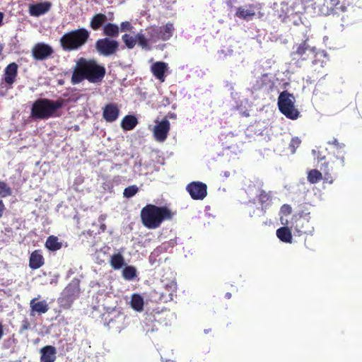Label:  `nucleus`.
I'll return each instance as SVG.
<instances>
[{"label": "nucleus", "instance_id": "19", "mask_svg": "<svg viewBox=\"0 0 362 362\" xmlns=\"http://www.w3.org/2000/svg\"><path fill=\"white\" fill-rule=\"evenodd\" d=\"M40 362H54L56 360V348L51 345L42 347L40 351Z\"/></svg>", "mask_w": 362, "mask_h": 362}, {"label": "nucleus", "instance_id": "22", "mask_svg": "<svg viewBox=\"0 0 362 362\" xmlns=\"http://www.w3.org/2000/svg\"><path fill=\"white\" fill-rule=\"evenodd\" d=\"M158 30L159 40L163 41L168 40L173 36L175 31L174 25L170 22L167 23L164 26H158Z\"/></svg>", "mask_w": 362, "mask_h": 362}, {"label": "nucleus", "instance_id": "28", "mask_svg": "<svg viewBox=\"0 0 362 362\" xmlns=\"http://www.w3.org/2000/svg\"><path fill=\"white\" fill-rule=\"evenodd\" d=\"M276 236L282 242L288 243H291L292 242L291 231L288 227L284 226L277 229Z\"/></svg>", "mask_w": 362, "mask_h": 362}, {"label": "nucleus", "instance_id": "45", "mask_svg": "<svg viewBox=\"0 0 362 362\" xmlns=\"http://www.w3.org/2000/svg\"><path fill=\"white\" fill-rule=\"evenodd\" d=\"M5 210V204H4L3 201L0 199V218L3 216Z\"/></svg>", "mask_w": 362, "mask_h": 362}, {"label": "nucleus", "instance_id": "46", "mask_svg": "<svg viewBox=\"0 0 362 362\" xmlns=\"http://www.w3.org/2000/svg\"><path fill=\"white\" fill-rule=\"evenodd\" d=\"M4 16V13L0 11V26L3 24Z\"/></svg>", "mask_w": 362, "mask_h": 362}, {"label": "nucleus", "instance_id": "5", "mask_svg": "<svg viewBox=\"0 0 362 362\" xmlns=\"http://www.w3.org/2000/svg\"><path fill=\"white\" fill-rule=\"evenodd\" d=\"M291 56L293 60L297 62L312 60L313 64H317L315 58L317 56H325V54L323 52L317 51L315 47L310 46L307 38L300 43L293 45Z\"/></svg>", "mask_w": 362, "mask_h": 362}, {"label": "nucleus", "instance_id": "11", "mask_svg": "<svg viewBox=\"0 0 362 362\" xmlns=\"http://www.w3.org/2000/svg\"><path fill=\"white\" fill-rule=\"evenodd\" d=\"M186 190L194 200H203L207 195V185L199 181L189 183Z\"/></svg>", "mask_w": 362, "mask_h": 362}, {"label": "nucleus", "instance_id": "41", "mask_svg": "<svg viewBox=\"0 0 362 362\" xmlns=\"http://www.w3.org/2000/svg\"><path fill=\"white\" fill-rule=\"evenodd\" d=\"M132 25L130 22L129 21H124L120 23L119 30L121 31H129L132 29Z\"/></svg>", "mask_w": 362, "mask_h": 362}, {"label": "nucleus", "instance_id": "26", "mask_svg": "<svg viewBox=\"0 0 362 362\" xmlns=\"http://www.w3.org/2000/svg\"><path fill=\"white\" fill-rule=\"evenodd\" d=\"M138 124L137 118L134 115L125 116L122 122L121 127L124 131L132 130Z\"/></svg>", "mask_w": 362, "mask_h": 362}, {"label": "nucleus", "instance_id": "25", "mask_svg": "<svg viewBox=\"0 0 362 362\" xmlns=\"http://www.w3.org/2000/svg\"><path fill=\"white\" fill-rule=\"evenodd\" d=\"M103 34L106 37H117L119 34V27L115 23H105L103 27Z\"/></svg>", "mask_w": 362, "mask_h": 362}, {"label": "nucleus", "instance_id": "12", "mask_svg": "<svg viewBox=\"0 0 362 362\" xmlns=\"http://www.w3.org/2000/svg\"><path fill=\"white\" fill-rule=\"evenodd\" d=\"M170 129V122L166 118H164L154 127L153 136L155 139L159 142L165 141L169 134Z\"/></svg>", "mask_w": 362, "mask_h": 362}, {"label": "nucleus", "instance_id": "27", "mask_svg": "<svg viewBox=\"0 0 362 362\" xmlns=\"http://www.w3.org/2000/svg\"><path fill=\"white\" fill-rule=\"evenodd\" d=\"M257 198L262 208L266 209L272 203V195L271 192H266L264 189H261Z\"/></svg>", "mask_w": 362, "mask_h": 362}, {"label": "nucleus", "instance_id": "44", "mask_svg": "<svg viewBox=\"0 0 362 362\" xmlns=\"http://www.w3.org/2000/svg\"><path fill=\"white\" fill-rule=\"evenodd\" d=\"M30 322L28 320V319H24L22 321V324H21V332L28 329L30 328Z\"/></svg>", "mask_w": 362, "mask_h": 362}, {"label": "nucleus", "instance_id": "8", "mask_svg": "<svg viewBox=\"0 0 362 362\" xmlns=\"http://www.w3.org/2000/svg\"><path fill=\"white\" fill-rule=\"evenodd\" d=\"M310 214L299 213L294 216L292 225L298 235L312 234L314 227L310 222Z\"/></svg>", "mask_w": 362, "mask_h": 362}, {"label": "nucleus", "instance_id": "34", "mask_svg": "<svg viewBox=\"0 0 362 362\" xmlns=\"http://www.w3.org/2000/svg\"><path fill=\"white\" fill-rule=\"evenodd\" d=\"M164 287L170 299H173V297L176 296L177 291V284L175 281L172 280L168 283L164 284Z\"/></svg>", "mask_w": 362, "mask_h": 362}, {"label": "nucleus", "instance_id": "30", "mask_svg": "<svg viewBox=\"0 0 362 362\" xmlns=\"http://www.w3.org/2000/svg\"><path fill=\"white\" fill-rule=\"evenodd\" d=\"M62 244L59 242L57 237L50 235L47 238L45 247L51 251H57L62 248Z\"/></svg>", "mask_w": 362, "mask_h": 362}, {"label": "nucleus", "instance_id": "7", "mask_svg": "<svg viewBox=\"0 0 362 362\" xmlns=\"http://www.w3.org/2000/svg\"><path fill=\"white\" fill-rule=\"evenodd\" d=\"M278 107L280 112L287 118L296 119L300 112L295 107V98L286 90L281 92L278 98Z\"/></svg>", "mask_w": 362, "mask_h": 362}, {"label": "nucleus", "instance_id": "4", "mask_svg": "<svg viewBox=\"0 0 362 362\" xmlns=\"http://www.w3.org/2000/svg\"><path fill=\"white\" fill-rule=\"evenodd\" d=\"M90 32L85 28L75 29L64 33L59 40L63 50L66 52L78 50L90 38Z\"/></svg>", "mask_w": 362, "mask_h": 362}, {"label": "nucleus", "instance_id": "35", "mask_svg": "<svg viewBox=\"0 0 362 362\" xmlns=\"http://www.w3.org/2000/svg\"><path fill=\"white\" fill-rule=\"evenodd\" d=\"M136 42H138L139 45L143 49H150L151 47L148 45L149 40L148 37L145 36L143 33H139L136 35Z\"/></svg>", "mask_w": 362, "mask_h": 362}, {"label": "nucleus", "instance_id": "47", "mask_svg": "<svg viewBox=\"0 0 362 362\" xmlns=\"http://www.w3.org/2000/svg\"><path fill=\"white\" fill-rule=\"evenodd\" d=\"M3 49H4V45H0V55H1Z\"/></svg>", "mask_w": 362, "mask_h": 362}, {"label": "nucleus", "instance_id": "49", "mask_svg": "<svg viewBox=\"0 0 362 362\" xmlns=\"http://www.w3.org/2000/svg\"><path fill=\"white\" fill-rule=\"evenodd\" d=\"M165 362H175L173 361H166Z\"/></svg>", "mask_w": 362, "mask_h": 362}, {"label": "nucleus", "instance_id": "18", "mask_svg": "<svg viewBox=\"0 0 362 362\" xmlns=\"http://www.w3.org/2000/svg\"><path fill=\"white\" fill-rule=\"evenodd\" d=\"M40 296L33 298L30 302V307L32 313H36L39 315L46 313L49 310V305L45 300L37 301Z\"/></svg>", "mask_w": 362, "mask_h": 362}, {"label": "nucleus", "instance_id": "36", "mask_svg": "<svg viewBox=\"0 0 362 362\" xmlns=\"http://www.w3.org/2000/svg\"><path fill=\"white\" fill-rule=\"evenodd\" d=\"M122 276L127 280H132L136 276V269L133 266H127L122 271Z\"/></svg>", "mask_w": 362, "mask_h": 362}, {"label": "nucleus", "instance_id": "2", "mask_svg": "<svg viewBox=\"0 0 362 362\" xmlns=\"http://www.w3.org/2000/svg\"><path fill=\"white\" fill-rule=\"evenodd\" d=\"M174 213L167 206H158L148 204L141 210L140 217L142 224L148 229L159 228L163 221L171 220Z\"/></svg>", "mask_w": 362, "mask_h": 362}, {"label": "nucleus", "instance_id": "31", "mask_svg": "<svg viewBox=\"0 0 362 362\" xmlns=\"http://www.w3.org/2000/svg\"><path fill=\"white\" fill-rule=\"evenodd\" d=\"M130 303L132 308L136 311L141 312L144 309V299L139 294H133Z\"/></svg>", "mask_w": 362, "mask_h": 362}, {"label": "nucleus", "instance_id": "23", "mask_svg": "<svg viewBox=\"0 0 362 362\" xmlns=\"http://www.w3.org/2000/svg\"><path fill=\"white\" fill-rule=\"evenodd\" d=\"M79 285L76 281H72L69 284L63 291V294L67 300H73L78 296Z\"/></svg>", "mask_w": 362, "mask_h": 362}, {"label": "nucleus", "instance_id": "16", "mask_svg": "<svg viewBox=\"0 0 362 362\" xmlns=\"http://www.w3.org/2000/svg\"><path fill=\"white\" fill-rule=\"evenodd\" d=\"M259 9L257 5L249 4L245 7L240 6L237 8L235 16L245 21H250L255 16V9Z\"/></svg>", "mask_w": 362, "mask_h": 362}, {"label": "nucleus", "instance_id": "1", "mask_svg": "<svg viewBox=\"0 0 362 362\" xmlns=\"http://www.w3.org/2000/svg\"><path fill=\"white\" fill-rule=\"evenodd\" d=\"M105 68L95 59L81 57L76 62L71 76V83L78 84L86 79L90 83L100 82L105 75Z\"/></svg>", "mask_w": 362, "mask_h": 362}, {"label": "nucleus", "instance_id": "48", "mask_svg": "<svg viewBox=\"0 0 362 362\" xmlns=\"http://www.w3.org/2000/svg\"><path fill=\"white\" fill-rule=\"evenodd\" d=\"M226 297L227 298H230L231 297V293H226Z\"/></svg>", "mask_w": 362, "mask_h": 362}, {"label": "nucleus", "instance_id": "14", "mask_svg": "<svg viewBox=\"0 0 362 362\" xmlns=\"http://www.w3.org/2000/svg\"><path fill=\"white\" fill-rule=\"evenodd\" d=\"M168 69V65L164 62H156L151 66V71L156 78L161 83L165 80V73Z\"/></svg>", "mask_w": 362, "mask_h": 362}, {"label": "nucleus", "instance_id": "9", "mask_svg": "<svg viewBox=\"0 0 362 362\" xmlns=\"http://www.w3.org/2000/svg\"><path fill=\"white\" fill-rule=\"evenodd\" d=\"M119 42L109 37L98 39L95 44L96 51L105 57L115 54L119 50Z\"/></svg>", "mask_w": 362, "mask_h": 362}, {"label": "nucleus", "instance_id": "21", "mask_svg": "<svg viewBox=\"0 0 362 362\" xmlns=\"http://www.w3.org/2000/svg\"><path fill=\"white\" fill-rule=\"evenodd\" d=\"M124 319V315L119 313H108L105 317L107 325L110 328L116 329L120 328V324L122 322Z\"/></svg>", "mask_w": 362, "mask_h": 362}, {"label": "nucleus", "instance_id": "40", "mask_svg": "<svg viewBox=\"0 0 362 362\" xmlns=\"http://www.w3.org/2000/svg\"><path fill=\"white\" fill-rule=\"evenodd\" d=\"M300 144L301 140L298 137L292 138L289 144V148L291 149V152L294 153L296 149L300 146Z\"/></svg>", "mask_w": 362, "mask_h": 362}, {"label": "nucleus", "instance_id": "42", "mask_svg": "<svg viewBox=\"0 0 362 362\" xmlns=\"http://www.w3.org/2000/svg\"><path fill=\"white\" fill-rule=\"evenodd\" d=\"M328 144L334 146L337 149H342L344 148L345 145L343 143H339L338 140L335 138H333L332 140L329 141Z\"/></svg>", "mask_w": 362, "mask_h": 362}, {"label": "nucleus", "instance_id": "43", "mask_svg": "<svg viewBox=\"0 0 362 362\" xmlns=\"http://www.w3.org/2000/svg\"><path fill=\"white\" fill-rule=\"evenodd\" d=\"M291 212H292V208L288 204H284L281 207V213L285 216H288V215L291 214Z\"/></svg>", "mask_w": 362, "mask_h": 362}, {"label": "nucleus", "instance_id": "29", "mask_svg": "<svg viewBox=\"0 0 362 362\" xmlns=\"http://www.w3.org/2000/svg\"><path fill=\"white\" fill-rule=\"evenodd\" d=\"M110 264L114 269H120L124 264V257L120 253L114 254L111 256Z\"/></svg>", "mask_w": 362, "mask_h": 362}, {"label": "nucleus", "instance_id": "10", "mask_svg": "<svg viewBox=\"0 0 362 362\" xmlns=\"http://www.w3.org/2000/svg\"><path fill=\"white\" fill-rule=\"evenodd\" d=\"M53 48L45 42H37L32 48L31 54L36 61H43L52 57Z\"/></svg>", "mask_w": 362, "mask_h": 362}, {"label": "nucleus", "instance_id": "17", "mask_svg": "<svg viewBox=\"0 0 362 362\" xmlns=\"http://www.w3.org/2000/svg\"><path fill=\"white\" fill-rule=\"evenodd\" d=\"M18 69V64L15 62L10 63L5 68L4 81L7 85L11 86L16 81Z\"/></svg>", "mask_w": 362, "mask_h": 362}, {"label": "nucleus", "instance_id": "20", "mask_svg": "<svg viewBox=\"0 0 362 362\" xmlns=\"http://www.w3.org/2000/svg\"><path fill=\"white\" fill-rule=\"evenodd\" d=\"M45 264V259L40 250H34L29 258V267L35 270L40 268Z\"/></svg>", "mask_w": 362, "mask_h": 362}, {"label": "nucleus", "instance_id": "24", "mask_svg": "<svg viewBox=\"0 0 362 362\" xmlns=\"http://www.w3.org/2000/svg\"><path fill=\"white\" fill-rule=\"evenodd\" d=\"M107 21V16L102 13L95 14L90 19V27L93 30H98L105 25Z\"/></svg>", "mask_w": 362, "mask_h": 362}, {"label": "nucleus", "instance_id": "39", "mask_svg": "<svg viewBox=\"0 0 362 362\" xmlns=\"http://www.w3.org/2000/svg\"><path fill=\"white\" fill-rule=\"evenodd\" d=\"M138 187L136 185H131L126 187L124 190V197L130 198L134 197L138 192Z\"/></svg>", "mask_w": 362, "mask_h": 362}, {"label": "nucleus", "instance_id": "33", "mask_svg": "<svg viewBox=\"0 0 362 362\" xmlns=\"http://www.w3.org/2000/svg\"><path fill=\"white\" fill-rule=\"evenodd\" d=\"M158 26H151L146 29L147 37L150 42L156 43L159 40Z\"/></svg>", "mask_w": 362, "mask_h": 362}, {"label": "nucleus", "instance_id": "6", "mask_svg": "<svg viewBox=\"0 0 362 362\" xmlns=\"http://www.w3.org/2000/svg\"><path fill=\"white\" fill-rule=\"evenodd\" d=\"M344 152L336 156L330 157L327 160L325 158H322L321 160H324L321 163L320 170L324 174V180L329 184L334 181V176L337 175L344 165Z\"/></svg>", "mask_w": 362, "mask_h": 362}, {"label": "nucleus", "instance_id": "3", "mask_svg": "<svg viewBox=\"0 0 362 362\" xmlns=\"http://www.w3.org/2000/svg\"><path fill=\"white\" fill-rule=\"evenodd\" d=\"M66 104V100L59 98L56 100L47 98L36 100L31 107L30 115L35 119H48L52 117H60L58 110Z\"/></svg>", "mask_w": 362, "mask_h": 362}, {"label": "nucleus", "instance_id": "13", "mask_svg": "<svg viewBox=\"0 0 362 362\" xmlns=\"http://www.w3.org/2000/svg\"><path fill=\"white\" fill-rule=\"evenodd\" d=\"M119 115V108L116 103L106 104L103 108V117L107 122L116 121Z\"/></svg>", "mask_w": 362, "mask_h": 362}, {"label": "nucleus", "instance_id": "38", "mask_svg": "<svg viewBox=\"0 0 362 362\" xmlns=\"http://www.w3.org/2000/svg\"><path fill=\"white\" fill-rule=\"evenodd\" d=\"M122 40L128 49H133L136 44V37H134L129 34H124L122 36Z\"/></svg>", "mask_w": 362, "mask_h": 362}, {"label": "nucleus", "instance_id": "15", "mask_svg": "<svg viewBox=\"0 0 362 362\" xmlns=\"http://www.w3.org/2000/svg\"><path fill=\"white\" fill-rule=\"evenodd\" d=\"M52 6L49 1H45L37 4H33L29 5V13L31 16L38 17L47 13Z\"/></svg>", "mask_w": 362, "mask_h": 362}, {"label": "nucleus", "instance_id": "37", "mask_svg": "<svg viewBox=\"0 0 362 362\" xmlns=\"http://www.w3.org/2000/svg\"><path fill=\"white\" fill-rule=\"evenodd\" d=\"M12 194V189L4 181L0 180V197L4 198Z\"/></svg>", "mask_w": 362, "mask_h": 362}, {"label": "nucleus", "instance_id": "32", "mask_svg": "<svg viewBox=\"0 0 362 362\" xmlns=\"http://www.w3.org/2000/svg\"><path fill=\"white\" fill-rule=\"evenodd\" d=\"M307 178L310 183L315 184L322 179V173L318 170L313 169L308 172Z\"/></svg>", "mask_w": 362, "mask_h": 362}]
</instances>
